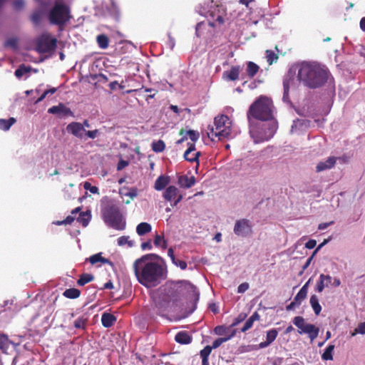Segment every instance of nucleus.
Returning a JSON list of instances; mask_svg holds the SVG:
<instances>
[{"mask_svg": "<svg viewBox=\"0 0 365 365\" xmlns=\"http://www.w3.org/2000/svg\"><path fill=\"white\" fill-rule=\"evenodd\" d=\"M155 254H147L137 259L133 263L135 275L138 282L145 287H154L166 277L165 269L153 258H158Z\"/></svg>", "mask_w": 365, "mask_h": 365, "instance_id": "1", "label": "nucleus"}, {"mask_svg": "<svg viewBox=\"0 0 365 365\" xmlns=\"http://www.w3.org/2000/svg\"><path fill=\"white\" fill-rule=\"evenodd\" d=\"M180 299V294L178 289H165V292L154 297L152 312L156 315L167 317L170 313L177 311Z\"/></svg>", "mask_w": 365, "mask_h": 365, "instance_id": "2", "label": "nucleus"}, {"mask_svg": "<svg viewBox=\"0 0 365 365\" xmlns=\"http://www.w3.org/2000/svg\"><path fill=\"white\" fill-rule=\"evenodd\" d=\"M298 78L307 86L315 88L327 82L328 71L319 64L304 63L298 71Z\"/></svg>", "mask_w": 365, "mask_h": 365, "instance_id": "3", "label": "nucleus"}, {"mask_svg": "<svg viewBox=\"0 0 365 365\" xmlns=\"http://www.w3.org/2000/svg\"><path fill=\"white\" fill-rule=\"evenodd\" d=\"M272 101L267 97L260 96L250 107L247 118L252 117L262 121L271 120L272 115Z\"/></svg>", "mask_w": 365, "mask_h": 365, "instance_id": "4", "label": "nucleus"}, {"mask_svg": "<svg viewBox=\"0 0 365 365\" xmlns=\"http://www.w3.org/2000/svg\"><path fill=\"white\" fill-rule=\"evenodd\" d=\"M232 123L226 115H220L215 118L214 125L207 128V136L212 141L216 138L221 140L228 138L231 133Z\"/></svg>", "mask_w": 365, "mask_h": 365, "instance_id": "5", "label": "nucleus"}, {"mask_svg": "<svg viewBox=\"0 0 365 365\" xmlns=\"http://www.w3.org/2000/svg\"><path fill=\"white\" fill-rule=\"evenodd\" d=\"M71 18L70 7L62 1H56L48 14L50 24L59 28H63Z\"/></svg>", "mask_w": 365, "mask_h": 365, "instance_id": "6", "label": "nucleus"}, {"mask_svg": "<svg viewBox=\"0 0 365 365\" xmlns=\"http://www.w3.org/2000/svg\"><path fill=\"white\" fill-rule=\"evenodd\" d=\"M104 222L109 227L123 230L125 228V221L123 220L119 207L113 202H109L103 210Z\"/></svg>", "mask_w": 365, "mask_h": 365, "instance_id": "7", "label": "nucleus"}, {"mask_svg": "<svg viewBox=\"0 0 365 365\" xmlns=\"http://www.w3.org/2000/svg\"><path fill=\"white\" fill-rule=\"evenodd\" d=\"M292 322L299 329V334H307L311 341L314 340L318 336L319 329L314 324L306 323L304 317L301 316L295 317Z\"/></svg>", "mask_w": 365, "mask_h": 365, "instance_id": "8", "label": "nucleus"}, {"mask_svg": "<svg viewBox=\"0 0 365 365\" xmlns=\"http://www.w3.org/2000/svg\"><path fill=\"white\" fill-rule=\"evenodd\" d=\"M57 46V39L49 34L41 35L36 41V50L39 53H46L54 51Z\"/></svg>", "mask_w": 365, "mask_h": 365, "instance_id": "9", "label": "nucleus"}, {"mask_svg": "<svg viewBox=\"0 0 365 365\" xmlns=\"http://www.w3.org/2000/svg\"><path fill=\"white\" fill-rule=\"evenodd\" d=\"M225 10L217 6L209 11L207 24L212 27H215L217 25H222L225 22Z\"/></svg>", "mask_w": 365, "mask_h": 365, "instance_id": "10", "label": "nucleus"}, {"mask_svg": "<svg viewBox=\"0 0 365 365\" xmlns=\"http://www.w3.org/2000/svg\"><path fill=\"white\" fill-rule=\"evenodd\" d=\"M163 197L166 201L173 202L172 206H176L182 199V195L180 193L178 189L174 185L168 186L164 193Z\"/></svg>", "mask_w": 365, "mask_h": 365, "instance_id": "11", "label": "nucleus"}, {"mask_svg": "<svg viewBox=\"0 0 365 365\" xmlns=\"http://www.w3.org/2000/svg\"><path fill=\"white\" fill-rule=\"evenodd\" d=\"M234 232L238 236L245 237L252 232V226L247 219L237 220L234 227Z\"/></svg>", "mask_w": 365, "mask_h": 365, "instance_id": "12", "label": "nucleus"}, {"mask_svg": "<svg viewBox=\"0 0 365 365\" xmlns=\"http://www.w3.org/2000/svg\"><path fill=\"white\" fill-rule=\"evenodd\" d=\"M48 113L58 115L60 117L71 115L73 114L71 109L62 103H60L58 106H53L48 108Z\"/></svg>", "mask_w": 365, "mask_h": 365, "instance_id": "13", "label": "nucleus"}, {"mask_svg": "<svg viewBox=\"0 0 365 365\" xmlns=\"http://www.w3.org/2000/svg\"><path fill=\"white\" fill-rule=\"evenodd\" d=\"M187 145H188V148L184 153L185 160H186L187 161L191 162V163L196 162L198 165L199 164V157L200 156L201 153L197 152V153L191 155V153L192 151L195 150V143H188Z\"/></svg>", "mask_w": 365, "mask_h": 365, "instance_id": "14", "label": "nucleus"}, {"mask_svg": "<svg viewBox=\"0 0 365 365\" xmlns=\"http://www.w3.org/2000/svg\"><path fill=\"white\" fill-rule=\"evenodd\" d=\"M66 130L68 133H71L78 138H82L83 133L86 131L83 125L78 122H72L69 123L66 127Z\"/></svg>", "mask_w": 365, "mask_h": 365, "instance_id": "15", "label": "nucleus"}, {"mask_svg": "<svg viewBox=\"0 0 365 365\" xmlns=\"http://www.w3.org/2000/svg\"><path fill=\"white\" fill-rule=\"evenodd\" d=\"M240 71V66H232L230 71L223 72L222 77L224 79L229 81H236L239 78Z\"/></svg>", "mask_w": 365, "mask_h": 365, "instance_id": "16", "label": "nucleus"}, {"mask_svg": "<svg viewBox=\"0 0 365 365\" xmlns=\"http://www.w3.org/2000/svg\"><path fill=\"white\" fill-rule=\"evenodd\" d=\"M194 176L188 177L186 175H180L178 180V184L183 188H190L195 184Z\"/></svg>", "mask_w": 365, "mask_h": 365, "instance_id": "17", "label": "nucleus"}, {"mask_svg": "<svg viewBox=\"0 0 365 365\" xmlns=\"http://www.w3.org/2000/svg\"><path fill=\"white\" fill-rule=\"evenodd\" d=\"M336 161V159L335 157H329L326 161L320 162L317 164L316 167V171L319 173L323 170L330 169L334 166Z\"/></svg>", "mask_w": 365, "mask_h": 365, "instance_id": "18", "label": "nucleus"}, {"mask_svg": "<svg viewBox=\"0 0 365 365\" xmlns=\"http://www.w3.org/2000/svg\"><path fill=\"white\" fill-rule=\"evenodd\" d=\"M175 341L181 344H188L192 341L191 336L185 331H181L176 334Z\"/></svg>", "mask_w": 365, "mask_h": 365, "instance_id": "19", "label": "nucleus"}, {"mask_svg": "<svg viewBox=\"0 0 365 365\" xmlns=\"http://www.w3.org/2000/svg\"><path fill=\"white\" fill-rule=\"evenodd\" d=\"M169 182L170 177L165 175H160L155 180L154 188L156 190H162L166 187Z\"/></svg>", "mask_w": 365, "mask_h": 365, "instance_id": "20", "label": "nucleus"}, {"mask_svg": "<svg viewBox=\"0 0 365 365\" xmlns=\"http://www.w3.org/2000/svg\"><path fill=\"white\" fill-rule=\"evenodd\" d=\"M260 316L257 312H255L245 322L244 326L241 329L242 332H245L249 330L253 325L255 321L259 320Z\"/></svg>", "mask_w": 365, "mask_h": 365, "instance_id": "21", "label": "nucleus"}, {"mask_svg": "<svg viewBox=\"0 0 365 365\" xmlns=\"http://www.w3.org/2000/svg\"><path fill=\"white\" fill-rule=\"evenodd\" d=\"M116 321V318L111 314L103 313L101 317V323L104 327H110Z\"/></svg>", "mask_w": 365, "mask_h": 365, "instance_id": "22", "label": "nucleus"}, {"mask_svg": "<svg viewBox=\"0 0 365 365\" xmlns=\"http://www.w3.org/2000/svg\"><path fill=\"white\" fill-rule=\"evenodd\" d=\"M89 262L92 264H95L97 262H102L103 264H108L113 265V262L107 258H104L101 256V253L95 254L91 256L88 259Z\"/></svg>", "mask_w": 365, "mask_h": 365, "instance_id": "23", "label": "nucleus"}, {"mask_svg": "<svg viewBox=\"0 0 365 365\" xmlns=\"http://www.w3.org/2000/svg\"><path fill=\"white\" fill-rule=\"evenodd\" d=\"M11 344V341L9 339L7 335L0 334V349L3 353H7Z\"/></svg>", "mask_w": 365, "mask_h": 365, "instance_id": "24", "label": "nucleus"}, {"mask_svg": "<svg viewBox=\"0 0 365 365\" xmlns=\"http://www.w3.org/2000/svg\"><path fill=\"white\" fill-rule=\"evenodd\" d=\"M91 218L90 211L81 212L79 213V216L77 217V221L82 225L83 227H86L88 226Z\"/></svg>", "mask_w": 365, "mask_h": 365, "instance_id": "25", "label": "nucleus"}, {"mask_svg": "<svg viewBox=\"0 0 365 365\" xmlns=\"http://www.w3.org/2000/svg\"><path fill=\"white\" fill-rule=\"evenodd\" d=\"M96 41L99 48L106 49L109 46V38L106 34H99L96 37Z\"/></svg>", "mask_w": 365, "mask_h": 365, "instance_id": "26", "label": "nucleus"}, {"mask_svg": "<svg viewBox=\"0 0 365 365\" xmlns=\"http://www.w3.org/2000/svg\"><path fill=\"white\" fill-rule=\"evenodd\" d=\"M152 230L151 225L148 222H140L138 225L136 227V232L138 235L143 236L148 232H150Z\"/></svg>", "mask_w": 365, "mask_h": 365, "instance_id": "27", "label": "nucleus"}, {"mask_svg": "<svg viewBox=\"0 0 365 365\" xmlns=\"http://www.w3.org/2000/svg\"><path fill=\"white\" fill-rule=\"evenodd\" d=\"M212 347L210 346H206L203 349L200 351V357L202 359V365H210L209 364V356L212 351Z\"/></svg>", "mask_w": 365, "mask_h": 365, "instance_id": "28", "label": "nucleus"}, {"mask_svg": "<svg viewBox=\"0 0 365 365\" xmlns=\"http://www.w3.org/2000/svg\"><path fill=\"white\" fill-rule=\"evenodd\" d=\"M259 67L255 63L249 61L247 63V73L250 78H253L259 71Z\"/></svg>", "mask_w": 365, "mask_h": 365, "instance_id": "29", "label": "nucleus"}, {"mask_svg": "<svg viewBox=\"0 0 365 365\" xmlns=\"http://www.w3.org/2000/svg\"><path fill=\"white\" fill-rule=\"evenodd\" d=\"M309 302L314 314L319 315L322 311V307L319 303L318 297L315 294H313L311 296Z\"/></svg>", "mask_w": 365, "mask_h": 365, "instance_id": "30", "label": "nucleus"}, {"mask_svg": "<svg viewBox=\"0 0 365 365\" xmlns=\"http://www.w3.org/2000/svg\"><path fill=\"white\" fill-rule=\"evenodd\" d=\"M94 279V276L91 274L83 273L80 275L79 279L77 280V284L79 286H83L86 284L92 282Z\"/></svg>", "mask_w": 365, "mask_h": 365, "instance_id": "31", "label": "nucleus"}, {"mask_svg": "<svg viewBox=\"0 0 365 365\" xmlns=\"http://www.w3.org/2000/svg\"><path fill=\"white\" fill-rule=\"evenodd\" d=\"M81 294V291L76 288H69L66 289L63 295L68 299H76Z\"/></svg>", "mask_w": 365, "mask_h": 365, "instance_id": "32", "label": "nucleus"}, {"mask_svg": "<svg viewBox=\"0 0 365 365\" xmlns=\"http://www.w3.org/2000/svg\"><path fill=\"white\" fill-rule=\"evenodd\" d=\"M235 331H232V333L230 334H229L227 336L220 337V338L215 339L212 342V346H210V347H212V349L218 348L220 346H221L222 344L230 340L232 337H233L235 336Z\"/></svg>", "mask_w": 365, "mask_h": 365, "instance_id": "33", "label": "nucleus"}, {"mask_svg": "<svg viewBox=\"0 0 365 365\" xmlns=\"http://www.w3.org/2000/svg\"><path fill=\"white\" fill-rule=\"evenodd\" d=\"M16 122L14 118H9V119H0V129L3 130H8L10 129L11 125Z\"/></svg>", "mask_w": 365, "mask_h": 365, "instance_id": "34", "label": "nucleus"}, {"mask_svg": "<svg viewBox=\"0 0 365 365\" xmlns=\"http://www.w3.org/2000/svg\"><path fill=\"white\" fill-rule=\"evenodd\" d=\"M152 150L155 153L163 152L165 148V144L163 140H158L153 141L151 144Z\"/></svg>", "mask_w": 365, "mask_h": 365, "instance_id": "35", "label": "nucleus"}, {"mask_svg": "<svg viewBox=\"0 0 365 365\" xmlns=\"http://www.w3.org/2000/svg\"><path fill=\"white\" fill-rule=\"evenodd\" d=\"M154 245L156 247H160L163 250L166 249L168 246L167 241L164 239L163 235H159L158 234L155 236Z\"/></svg>", "mask_w": 365, "mask_h": 365, "instance_id": "36", "label": "nucleus"}, {"mask_svg": "<svg viewBox=\"0 0 365 365\" xmlns=\"http://www.w3.org/2000/svg\"><path fill=\"white\" fill-rule=\"evenodd\" d=\"M334 349V345L330 344L324 350V353L322 355V358L324 361L332 360L333 355L332 352Z\"/></svg>", "mask_w": 365, "mask_h": 365, "instance_id": "37", "label": "nucleus"}, {"mask_svg": "<svg viewBox=\"0 0 365 365\" xmlns=\"http://www.w3.org/2000/svg\"><path fill=\"white\" fill-rule=\"evenodd\" d=\"M87 322L88 319L86 317H85L84 316L80 317L75 320L73 324L74 327L76 329H84L87 324Z\"/></svg>", "mask_w": 365, "mask_h": 365, "instance_id": "38", "label": "nucleus"}, {"mask_svg": "<svg viewBox=\"0 0 365 365\" xmlns=\"http://www.w3.org/2000/svg\"><path fill=\"white\" fill-rule=\"evenodd\" d=\"M277 335V330L276 329H272L267 332L266 341L270 344L276 339Z\"/></svg>", "mask_w": 365, "mask_h": 365, "instance_id": "39", "label": "nucleus"}, {"mask_svg": "<svg viewBox=\"0 0 365 365\" xmlns=\"http://www.w3.org/2000/svg\"><path fill=\"white\" fill-rule=\"evenodd\" d=\"M266 58L269 65H272L274 62L278 59V56L271 50L266 51Z\"/></svg>", "mask_w": 365, "mask_h": 365, "instance_id": "40", "label": "nucleus"}, {"mask_svg": "<svg viewBox=\"0 0 365 365\" xmlns=\"http://www.w3.org/2000/svg\"><path fill=\"white\" fill-rule=\"evenodd\" d=\"M118 245L119 246H124L128 245L129 247H132L134 245V242L131 240H129L128 236H122L118 239Z\"/></svg>", "mask_w": 365, "mask_h": 365, "instance_id": "41", "label": "nucleus"}, {"mask_svg": "<svg viewBox=\"0 0 365 365\" xmlns=\"http://www.w3.org/2000/svg\"><path fill=\"white\" fill-rule=\"evenodd\" d=\"M327 242V241L325 240L324 242H322V244H320L319 245V247L315 250V251L313 252L312 255L311 257H309L307 262H305V264L303 265L302 267V270L300 272L299 274H302L303 273V272L307 269L308 268V267L310 265V263L314 257V255H315V253Z\"/></svg>", "mask_w": 365, "mask_h": 365, "instance_id": "42", "label": "nucleus"}, {"mask_svg": "<svg viewBox=\"0 0 365 365\" xmlns=\"http://www.w3.org/2000/svg\"><path fill=\"white\" fill-rule=\"evenodd\" d=\"M42 18V14L40 11H34L31 16V21L35 25H38Z\"/></svg>", "mask_w": 365, "mask_h": 365, "instance_id": "43", "label": "nucleus"}, {"mask_svg": "<svg viewBox=\"0 0 365 365\" xmlns=\"http://www.w3.org/2000/svg\"><path fill=\"white\" fill-rule=\"evenodd\" d=\"M289 79H284L283 81V88H284V94H283V100L287 101L289 98Z\"/></svg>", "mask_w": 365, "mask_h": 365, "instance_id": "44", "label": "nucleus"}, {"mask_svg": "<svg viewBox=\"0 0 365 365\" xmlns=\"http://www.w3.org/2000/svg\"><path fill=\"white\" fill-rule=\"evenodd\" d=\"M5 47H10L13 49H17L18 41L16 38H9L4 43Z\"/></svg>", "mask_w": 365, "mask_h": 365, "instance_id": "45", "label": "nucleus"}, {"mask_svg": "<svg viewBox=\"0 0 365 365\" xmlns=\"http://www.w3.org/2000/svg\"><path fill=\"white\" fill-rule=\"evenodd\" d=\"M29 71V68L26 67L24 65H21L14 72L15 76L17 78H21L24 74Z\"/></svg>", "mask_w": 365, "mask_h": 365, "instance_id": "46", "label": "nucleus"}, {"mask_svg": "<svg viewBox=\"0 0 365 365\" xmlns=\"http://www.w3.org/2000/svg\"><path fill=\"white\" fill-rule=\"evenodd\" d=\"M186 135L189 136L190 139L192 141V143H195L200 138L199 133L193 130L186 131Z\"/></svg>", "mask_w": 365, "mask_h": 365, "instance_id": "47", "label": "nucleus"}, {"mask_svg": "<svg viewBox=\"0 0 365 365\" xmlns=\"http://www.w3.org/2000/svg\"><path fill=\"white\" fill-rule=\"evenodd\" d=\"M307 294L300 289L299 292L297 294V295L294 297V299L296 301V302L298 303V304L300 305L302 302L307 298Z\"/></svg>", "mask_w": 365, "mask_h": 365, "instance_id": "48", "label": "nucleus"}, {"mask_svg": "<svg viewBox=\"0 0 365 365\" xmlns=\"http://www.w3.org/2000/svg\"><path fill=\"white\" fill-rule=\"evenodd\" d=\"M247 317V314L240 313L233 321L231 327H235L242 322H243Z\"/></svg>", "mask_w": 365, "mask_h": 365, "instance_id": "49", "label": "nucleus"}, {"mask_svg": "<svg viewBox=\"0 0 365 365\" xmlns=\"http://www.w3.org/2000/svg\"><path fill=\"white\" fill-rule=\"evenodd\" d=\"M327 287L326 286V284L324 283V282L321 279V278L319 277V279L318 280V282H317V284H316V287H315V290L318 292H322L324 287Z\"/></svg>", "mask_w": 365, "mask_h": 365, "instance_id": "50", "label": "nucleus"}, {"mask_svg": "<svg viewBox=\"0 0 365 365\" xmlns=\"http://www.w3.org/2000/svg\"><path fill=\"white\" fill-rule=\"evenodd\" d=\"M14 9L19 11L23 9L24 6V0H15L13 2Z\"/></svg>", "mask_w": 365, "mask_h": 365, "instance_id": "51", "label": "nucleus"}, {"mask_svg": "<svg viewBox=\"0 0 365 365\" xmlns=\"http://www.w3.org/2000/svg\"><path fill=\"white\" fill-rule=\"evenodd\" d=\"M173 263L174 264H175L176 266L180 267V269H182V270L186 269V268L187 267V262L185 261L180 260V259H175V260H174L173 262Z\"/></svg>", "mask_w": 365, "mask_h": 365, "instance_id": "52", "label": "nucleus"}, {"mask_svg": "<svg viewBox=\"0 0 365 365\" xmlns=\"http://www.w3.org/2000/svg\"><path fill=\"white\" fill-rule=\"evenodd\" d=\"M249 289V284L247 282H243L240 284L237 287L238 293H244Z\"/></svg>", "mask_w": 365, "mask_h": 365, "instance_id": "53", "label": "nucleus"}, {"mask_svg": "<svg viewBox=\"0 0 365 365\" xmlns=\"http://www.w3.org/2000/svg\"><path fill=\"white\" fill-rule=\"evenodd\" d=\"M319 277L321 279H322L324 282L327 287H328L331 283L332 278L330 275H325L324 274H321Z\"/></svg>", "mask_w": 365, "mask_h": 365, "instance_id": "54", "label": "nucleus"}, {"mask_svg": "<svg viewBox=\"0 0 365 365\" xmlns=\"http://www.w3.org/2000/svg\"><path fill=\"white\" fill-rule=\"evenodd\" d=\"M216 334L223 335L225 334L226 328L223 326H217L214 329Z\"/></svg>", "mask_w": 365, "mask_h": 365, "instance_id": "55", "label": "nucleus"}, {"mask_svg": "<svg viewBox=\"0 0 365 365\" xmlns=\"http://www.w3.org/2000/svg\"><path fill=\"white\" fill-rule=\"evenodd\" d=\"M179 134L182 137L177 141V144L182 143L187 138L186 135V131L184 129H181L179 132Z\"/></svg>", "mask_w": 365, "mask_h": 365, "instance_id": "56", "label": "nucleus"}, {"mask_svg": "<svg viewBox=\"0 0 365 365\" xmlns=\"http://www.w3.org/2000/svg\"><path fill=\"white\" fill-rule=\"evenodd\" d=\"M86 132V135L90 138H92V139H94L97 137L98 134V130H88V131H85Z\"/></svg>", "mask_w": 365, "mask_h": 365, "instance_id": "57", "label": "nucleus"}, {"mask_svg": "<svg viewBox=\"0 0 365 365\" xmlns=\"http://www.w3.org/2000/svg\"><path fill=\"white\" fill-rule=\"evenodd\" d=\"M140 247L143 250H151L153 246L150 240H148L141 244Z\"/></svg>", "mask_w": 365, "mask_h": 365, "instance_id": "58", "label": "nucleus"}, {"mask_svg": "<svg viewBox=\"0 0 365 365\" xmlns=\"http://www.w3.org/2000/svg\"><path fill=\"white\" fill-rule=\"evenodd\" d=\"M356 332L364 334H365V322L360 323L358 327L355 329Z\"/></svg>", "mask_w": 365, "mask_h": 365, "instance_id": "59", "label": "nucleus"}, {"mask_svg": "<svg viewBox=\"0 0 365 365\" xmlns=\"http://www.w3.org/2000/svg\"><path fill=\"white\" fill-rule=\"evenodd\" d=\"M205 25V23L203 21L200 22L197 24L195 31H196V35L198 37H200L201 36L200 30L204 27Z\"/></svg>", "mask_w": 365, "mask_h": 365, "instance_id": "60", "label": "nucleus"}, {"mask_svg": "<svg viewBox=\"0 0 365 365\" xmlns=\"http://www.w3.org/2000/svg\"><path fill=\"white\" fill-rule=\"evenodd\" d=\"M317 245V242L315 240H309L305 245V247L307 248V249H313Z\"/></svg>", "mask_w": 365, "mask_h": 365, "instance_id": "61", "label": "nucleus"}, {"mask_svg": "<svg viewBox=\"0 0 365 365\" xmlns=\"http://www.w3.org/2000/svg\"><path fill=\"white\" fill-rule=\"evenodd\" d=\"M138 195V191L136 188H131L128 192L125 194V195H128L130 197L131 199H133L135 197H136Z\"/></svg>", "mask_w": 365, "mask_h": 365, "instance_id": "62", "label": "nucleus"}, {"mask_svg": "<svg viewBox=\"0 0 365 365\" xmlns=\"http://www.w3.org/2000/svg\"><path fill=\"white\" fill-rule=\"evenodd\" d=\"M74 220L75 217L73 215H69L63 220L64 225H71L74 221Z\"/></svg>", "mask_w": 365, "mask_h": 365, "instance_id": "63", "label": "nucleus"}, {"mask_svg": "<svg viewBox=\"0 0 365 365\" xmlns=\"http://www.w3.org/2000/svg\"><path fill=\"white\" fill-rule=\"evenodd\" d=\"M118 86L120 89H123V86L118 84V83L115 81H113V82H110V84H109V87L111 90H115L116 88V86Z\"/></svg>", "mask_w": 365, "mask_h": 365, "instance_id": "64", "label": "nucleus"}]
</instances>
